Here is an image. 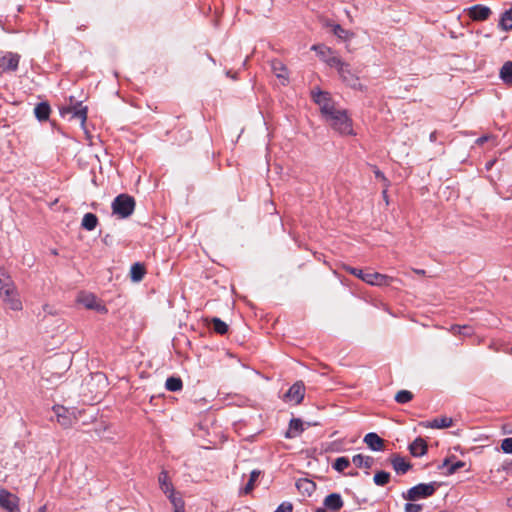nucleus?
<instances>
[{"instance_id":"f257e3e1","label":"nucleus","mask_w":512,"mask_h":512,"mask_svg":"<svg viewBox=\"0 0 512 512\" xmlns=\"http://www.w3.org/2000/svg\"><path fill=\"white\" fill-rule=\"evenodd\" d=\"M324 120L335 132L340 135H355L353 129V121L345 109H336L329 116H326Z\"/></svg>"},{"instance_id":"f03ea898","label":"nucleus","mask_w":512,"mask_h":512,"mask_svg":"<svg viewBox=\"0 0 512 512\" xmlns=\"http://www.w3.org/2000/svg\"><path fill=\"white\" fill-rule=\"evenodd\" d=\"M343 268L349 274L356 276L357 278L372 286H390L394 281H396L395 278L378 272H365L361 269L347 265H345Z\"/></svg>"},{"instance_id":"7ed1b4c3","label":"nucleus","mask_w":512,"mask_h":512,"mask_svg":"<svg viewBox=\"0 0 512 512\" xmlns=\"http://www.w3.org/2000/svg\"><path fill=\"white\" fill-rule=\"evenodd\" d=\"M440 486L441 483L436 481L430 483H420L403 492L402 497L408 501L426 499L432 496Z\"/></svg>"},{"instance_id":"20e7f679","label":"nucleus","mask_w":512,"mask_h":512,"mask_svg":"<svg viewBox=\"0 0 512 512\" xmlns=\"http://www.w3.org/2000/svg\"><path fill=\"white\" fill-rule=\"evenodd\" d=\"M313 101L319 106L322 118L325 119L339 107L336 106L329 92L320 89L311 91Z\"/></svg>"},{"instance_id":"39448f33","label":"nucleus","mask_w":512,"mask_h":512,"mask_svg":"<svg viewBox=\"0 0 512 512\" xmlns=\"http://www.w3.org/2000/svg\"><path fill=\"white\" fill-rule=\"evenodd\" d=\"M112 211L120 218H127L134 212L135 200L128 194L118 195L112 202Z\"/></svg>"},{"instance_id":"423d86ee","label":"nucleus","mask_w":512,"mask_h":512,"mask_svg":"<svg viewBox=\"0 0 512 512\" xmlns=\"http://www.w3.org/2000/svg\"><path fill=\"white\" fill-rule=\"evenodd\" d=\"M304 395L305 385L302 381H297L283 395V400L298 405L303 401Z\"/></svg>"},{"instance_id":"0eeeda50","label":"nucleus","mask_w":512,"mask_h":512,"mask_svg":"<svg viewBox=\"0 0 512 512\" xmlns=\"http://www.w3.org/2000/svg\"><path fill=\"white\" fill-rule=\"evenodd\" d=\"M60 114L62 117L71 114V117L80 120L81 125L83 126L87 120V107L83 106L82 103L66 105L60 108Z\"/></svg>"},{"instance_id":"6e6552de","label":"nucleus","mask_w":512,"mask_h":512,"mask_svg":"<svg viewBox=\"0 0 512 512\" xmlns=\"http://www.w3.org/2000/svg\"><path fill=\"white\" fill-rule=\"evenodd\" d=\"M0 507L8 512H20L19 498L6 489L0 490Z\"/></svg>"},{"instance_id":"1a4fd4ad","label":"nucleus","mask_w":512,"mask_h":512,"mask_svg":"<svg viewBox=\"0 0 512 512\" xmlns=\"http://www.w3.org/2000/svg\"><path fill=\"white\" fill-rule=\"evenodd\" d=\"M20 55L13 52L0 53V69L3 72H14L18 69Z\"/></svg>"},{"instance_id":"9d476101","label":"nucleus","mask_w":512,"mask_h":512,"mask_svg":"<svg viewBox=\"0 0 512 512\" xmlns=\"http://www.w3.org/2000/svg\"><path fill=\"white\" fill-rule=\"evenodd\" d=\"M53 411L55 413L57 422L63 428L71 427L73 423L76 421V417L74 416L73 412H71L64 406L56 405L53 407Z\"/></svg>"},{"instance_id":"9b49d317","label":"nucleus","mask_w":512,"mask_h":512,"mask_svg":"<svg viewBox=\"0 0 512 512\" xmlns=\"http://www.w3.org/2000/svg\"><path fill=\"white\" fill-rule=\"evenodd\" d=\"M339 75L342 80L351 88L359 90L363 89L362 84L359 82V78L352 72L348 63H346L343 68H341Z\"/></svg>"},{"instance_id":"f8f14e48","label":"nucleus","mask_w":512,"mask_h":512,"mask_svg":"<svg viewBox=\"0 0 512 512\" xmlns=\"http://www.w3.org/2000/svg\"><path fill=\"white\" fill-rule=\"evenodd\" d=\"M467 14L473 21H484L489 18L491 10L487 6L477 4L469 7Z\"/></svg>"},{"instance_id":"ddd939ff","label":"nucleus","mask_w":512,"mask_h":512,"mask_svg":"<svg viewBox=\"0 0 512 512\" xmlns=\"http://www.w3.org/2000/svg\"><path fill=\"white\" fill-rule=\"evenodd\" d=\"M323 504L327 510L337 512L343 507L344 502L339 493H331L325 497Z\"/></svg>"},{"instance_id":"4468645a","label":"nucleus","mask_w":512,"mask_h":512,"mask_svg":"<svg viewBox=\"0 0 512 512\" xmlns=\"http://www.w3.org/2000/svg\"><path fill=\"white\" fill-rule=\"evenodd\" d=\"M390 463L396 473L400 475L407 473L412 468V465L398 454L392 455Z\"/></svg>"},{"instance_id":"2eb2a0df","label":"nucleus","mask_w":512,"mask_h":512,"mask_svg":"<svg viewBox=\"0 0 512 512\" xmlns=\"http://www.w3.org/2000/svg\"><path fill=\"white\" fill-rule=\"evenodd\" d=\"M363 441L373 451H382L384 449V440L374 432L367 433Z\"/></svg>"},{"instance_id":"dca6fc26","label":"nucleus","mask_w":512,"mask_h":512,"mask_svg":"<svg viewBox=\"0 0 512 512\" xmlns=\"http://www.w3.org/2000/svg\"><path fill=\"white\" fill-rule=\"evenodd\" d=\"M324 26L331 28L332 33L341 40L346 41L353 36L352 32L344 29L340 24L332 23L330 20H326Z\"/></svg>"},{"instance_id":"f3484780","label":"nucleus","mask_w":512,"mask_h":512,"mask_svg":"<svg viewBox=\"0 0 512 512\" xmlns=\"http://www.w3.org/2000/svg\"><path fill=\"white\" fill-rule=\"evenodd\" d=\"M79 302L87 309L97 311H105V307L101 305L93 294H85L79 298Z\"/></svg>"},{"instance_id":"a211bd4d","label":"nucleus","mask_w":512,"mask_h":512,"mask_svg":"<svg viewBox=\"0 0 512 512\" xmlns=\"http://www.w3.org/2000/svg\"><path fill=\"white\" fill-rule=\"evenodd\" d=\"M304 430L305 428L303 421L299 418H292L289 422V429L285 433V437L289 439L295 438L299 436Z\"/></svg>"},{"instance_id":"6ab92c4d","label":"nucleus","mask_w":512,"mask_h":512,"mask_svg":"<svg viewBox=\"0 0 512 512\" xmlns=\"http://www.w3.org/2000/svg\"><path fill=\"white\" fill-rule=\"evenodd\" d=\"M428 449L426 441L421 438L417 437L410 445H409V451L414 457H421L424 454H426Z\"/></svg>"},{"instance_id":"aec40b11","label":"nucleus","mask_w":512,"mask_h":512,"mask_svg":"<svg viewBox=\"0 0 512 512\" xmlns=\"http://www.w3.org/2000/svg\"><path fill=\"white\" fill-rule=\"evenodd\" d=\"M296 488L303 495L311 496L316 490V484L307 478H300L296 482Z\"/></svg>"},{"instance_id":"412c9836","label":"nucleus","mask_w":512,"mask_h":512,"mask_svg":"<svg viewBox=\"0 0 512 512\" xmlns=\"http://www.w3.org/2000/svg\"><path fill=\"white\" fill-rule=\"evenodd\" d=\"M16 287L14 283L10 280V278H0V297L2 300L10 297L12 294L16 292Z\"/></svg>"},{"instance_id":"4be33fe9","label":"nucleus","mask_w":512,"mask_h":512,"mask_svg":"<svg viewBox=\"0 0 512 512\" xmlns=\"http://www.w3.org/2000/svg\"><path fill=\"white\" fill-rule=\"evenodd\" d=\"M158 482H159L160 489L167 496L169 494L175 492L173 484L171 483V481L169 479L167 471L163 470V471L160 472L159 477H158Z\"/></svg>"},{"instance_id":"5701e85b","label":"nucleus","mask_w":512,"mask_h":512,"mask_svg":"<svg viewBox=\"0 0 512 512\" xmlns=\"http://www.w3.org/2000/svg\"><path fill=\"white\" fill-rule=\"evenodd\" d=\"M51 112L50 105L47 102H40L34 108L35 117L40 121H46L49 119Z\"/></svg>"},{"instance_id":"b1692460","label":"nucleus","mask_w":512,"mask_h":512,"mask_svg":"<svg viewBox=\"0 0 512 512\" xmlns=\"http://www.w3.org/2000/svg\"><path fill=\"white\" fill-rule=\"evenodd\" d=\"M466 463L463 462V461H455V462H451L450 458H446L444 459L443 463L441 465H439V469H442V468H446L447 471H446V474L447 475H452L454 473H456L458 470H460L461 468L465 467Z\"/></svg>"},{"instance_id":"393cba45","label":"nucleus","mask_w":512,"mask_h":512,"mask_svg":"<svg viewBox=\"0 0 512 512\" xmlns=\"http://www.w3.org/2000/svg\"><path fill=\"white\" fill-rule=\"evenodd\" d=\"M353 464L358 468L369 469L374 464V458L371 456H365L362 454H356L352 457Z\"/></svg>"},{"instance_id":"a878e982","label":"nucleus","mask_w":512,"mask_h":512,"mask_svg":"<svg viewBox=\"0 0 512 512\" xmlns=\"http://www.w3.org/2000/svg\"><path fill=\"white\" fill-rule=\"evenodd\" d=\"M453 424V420L450 417H439L435 418L432 421L428 422L426 427L433 428V429H443L451 427Z\"/></svg>"},{"instance_id":"bb28decb","label":"nucleus","mask_w":512,"mask_h":512,"mask_svg":"<svg viewBox=\"0 0 512 512\" xmlns=\"http://www.w3.org/2000/svg\"><path fill=\"white\" fill-rule=\"evenodd\" d=\"M146 274L145 266L139 262L134 263L130 269V277L134 282H139Z\"/></svg>"},{"instance_id":"cd10ccee","label":"nucleus","mask_w":512,"mask_h":512,"mask_svg":"<svg viewBox=\"0 0 512 512\" xmlns=\"http://www.w3.org/2000/svg\"><path fill=\"white\" fill-rule=\"evenodd\" d=\"M98 224V218L93 213H86L81 222V226L87 231H92L96 228Z\"/></svg>"},{"instance_id":"c85d7f7f","label":"nucleus","mask_w":512,"mask_h":512,"mask_svg":"<svg viewBox=\"0 0 512 512\" xmlns=\"http://www.w3.org/2000/svg\"><path fill=\"white\" fill-rule=\"evenodd\" d=\"M3 302L8 306L9 309L13 311L22 310V302L19 298L18 292L16 291L10 297H7L3 300Z\"/></svg>"},{"instance_id":"c756f323","label":"nucleus","mask_w":512,"mask_h":512,"mask_svg":"<svg viewBox=\"0 0 512 512\" xmlns=\"http://www.w3.org/2000/svg\"><path fill=\"white\" fill-rule=\"evenodd\" d=\"M500 78L506 84H512V62L507 61L500 69Z\"/></svg>"},{"instance_id":"7c9ffc66","label":"nucleus","mask_w":512,"mask_h":512,"mask_svg":"<svg viewBox=\"0 0 512 512\" xmlns=\"http://www.w3.org/2000/svg\"><path fill=\"white\" fill-rule=\"evenodd\" d=\"M211 328L217 334L224 335L228 332V325L218 317L211 319Z\"/></svg>"},{"instance_id":"2f4dec72","label":"nucleus","mask_w":512,"mask_h":512,"mask_svg":"<svg viewBox=\"0 0 512 512\" xmlns=\"http://www.w3.org/2000/svg\"><path fill=\"white\" fill-rule=\"evenodd\" d=\"M165 387L168 391L177 392L182 389L183 383H182L181 378L171 376V377L167 378Z\"/></svg>"},{"instance_id":"473e14b6","label":"nucleus","mask_w":512,"mask_h":512,"mask_svg":"<svg viewBox=\"0 0 512 512\" xmlns=\"http://www.w3.org/2000/svg\"><path fill=\"white\" fill-rule=\"evenodd\" d=\"M390 478H391V475L389 472L380 470L374 474L373 482L377 486H385L389 483Z\"/></svg>"},{"instance_id":"72a5a7b5","label":"nucleus","mask_w":512,"mask_h":512,"mask_svg":"<svg viewBox=\"0 0 512 512\" xmlns=\"http://www.w3.org/2000/svg\"><path fill=\"white\" fill-rule=\"evenodd\" d=\"M260 473L261 472L259 470L251 471L249 480L247 481L245 486L242 488V493L249 494L254 489L255 482L257 481Z\"/></svg>"},{"instance_id":"f704fd0d","label":"nucleus","mask_w":512,"mask_h":512,"mask_svg":"<svg viewBox=\"0 0 512 512\" xmlns=\"http://www.w3.org/2000/svg\"><path fill=\"white\" fill-rule=\"evenodd\" d=\"M272 70L279 79L286 80L288 77L287 69L280 61L272 62Z\"/></svg>"},{"instance_id":"c9c22d12","label":"nucleus","mask_w":512,"mask_h":512,"mask_svg":"<svg viewBox=\"0 0 512 512\" xmlns=\"http://www.w3.org/2000/svg\"><path fill=\"white\" fill-rule=\"evenodd\" d=\"M499 26L505 31L512 29V9L506 10L502 14Z\"/></svg>"},{"instance_id":"e433bc0d","label":"nucleus","mask_w":512,"mask_h":512,"mask_svg":"<svg viewBox=\"0 0 512 512\" xmlns=\"http://www.w3.org/2000/svg\"><path fill=\"white\" fill-rule=\"evenodd\" d=\"M350 466V460L348 457H338L332 464V468L339 473H343L346 468Z\"/></svg>"},{"instance_id":"4c0bfd02","label":"nucleus","mask_w":512,"mask_h":512,"mask_svg":"<svg viewBox=\"0 0 512 512\" xmlns=\"http://www.w3.org/2000/svg\"><path fill=\"white\" fill-rule=\"evenodd\" d=\"M174 507V512H183L184 511V501L182 497L177 496L175 492L169 494L167 496Z\"/></svg>"},{"instance_id":"58836bf2","label":"nucleus","mask_w":512,"mask_h":512,"mask_svg":"<svg viewBox=\"0 0 512 512\" xmlns=\"http://www.w3.org/2000/svg\"><path fill=\"white\" fill-rule=\"evenodd\" d=\"M311 50L315 51L316 54L323 61H324V58H328L331 54H333L332 50L323 44H315L311 47Z\"/></svg>"},{"instance_id":"ea45409f","label":"nucleus","mask_w":512,"mask_h":512,"mask_svg":"<svg viewBox=\"0 0 512 512\" xmlns=\"http://www.w3.org/2000/svg\"><path fill=\"white\" fill-rule=\"evenodd\" d=\"M450 331L455 335L470 336L473 334V328L469 325H452Z\"/></svg>"},{"instance_id":"a19ab883","label":"nucleus","mask_w":512,"mask_h":512,"mask_svg":"<svg viewBox=\"0 0 512 512\" xmlns=\"http://www.w3.org/2000/svg\"><path fill=\"white\" fill-rule=\"evenodd\" d=\"M413 399V393L408 390H400L395 395V401L399 404H406Z\"/></svg>"},{"instance_id":"79ce46f5","label":"nucleus","mask_w":512,"mask_h":512,"mask_svg":"<svg viewBox=\"0 0 512 512\" xmlns=\"http://www.w3.org/2000/svg\"><path fill=\"white\" fill-rule=\"evenodd\" d=\"M324 62H326L330 67H334L338 70V73L341 71V68L345 66V62H343L339 57L331 54L328 58H324Z\"/></svg>"},{"instance_id":"37998d69","label":"nucleus","mask_w":512,"mask_h":512,"mask_svg":"<svg viewBox=\"0 0 512 512\" xmlns=\"http://www.w3.org/2000/svg\"><path fill=\"white\" fill-rule=\"evenodd\" d=\"M423 509L422 504H416V503H406L404 506L405 512H421Z\"/></svg>"},{"instance_id":"c03bdc74","label":"nucleus","mask_w":512,"mask_h":512,"mask_svg":"<svg viewBox=\"0 0 512 512\" xmlns=\"http://www.w3.org/2000/svg\"><path fill=\"white\" fill-rule=\"evenodd\" d=\"M501 448L505 453L511 454L512 453V437L505 438L502 440Z\"/></svg>"},{"instance_id":"a18cd8bd","label":"nucleus","mask_w":512,"mask_h":512,"mask_svg":"<svg viewBox=\"0 0 512 512\" xmlns=\"http://www.w3.org/2000/svg\"><path fill=\"white\" fill-rule=\"evenodd\" d=\"M293 505L290 502H282L274 512H292Z\"/></svg>"},{"instance_id":"49530a36","label":"nucleus","mask_w":512,"mask_h":512,"mask_svg":"<svg viewBox=\"0 0 512 512\" xmlns=\"http://www.w3.org/2000/svg\"><path fill=\"white\" fill-rule=\"evenodd\" d=\"M492 138V136L490 135H484V136H481L479 137L477 140H476V144L478 145H482L484 144L485 142H487L488 140H490Z\"/></svg>"},{"instance_id":"de8ad7c7","label":"nucleus","mask_w":512,"mask_h":512,"mask_svg":"<svg viewBox=\"0 0 512 512\" xmlns=\"http://www.w3.org/2000/svg\"><path fill=\"white\" fill-rule=\"evenodd\" d=\"M374 174H375V177H376V178H378V179H381V180H384V181H386V180H387V179H386V177H385V175H384V173H383V172H381L379 169H376V170L374 171Z\"/></svg>"},{"instance_id":"09e8293b","label":"nucleus","mask_w":512,"mask_h":512,"mask_svg":"<svg viewBox=\"0 0 512 512\" xmlns=\"http://www.w3.org/2000/svg\"><path fill=\"white\" fill-rule=\"evenodd\" d=\"M76 103H82V102L81 101H77L75 99V97L70 96L69 99H68V104L67 105H76Z\"/></svg>"},{"instance_id":"8fccbe9b","label":"nucleus","mask_w":512,"mask_h":512,"mask_svg":"<svg viewBox=\"0 0 512 512\" xmlns=\"http://www.w3.org/2000/svg\"><path fill=\"white\" fill-rule=\"evenodd\" d=\"M429 140L431 142H435L437 140V132L436 131H433L430 133Z\"/></svg>"},{"instance_id":"3c124183","label":"nucleus","mask_w":512,"mask_h":512,"mask_svg":"<svg viewBox=\"0 0 512 512\" xmlns=\"http://www.w3.org/2000/svg\"><path fill=\"white\" fill-rule=\"evenodd\" d=\"M503 470H506V471L512 470V461L503 465Z\"/></svg>"},{"instance_id":"603ef678","label":"nucleus","mask_w":512,"mask_h":512,"mask_svg":"<svg viewBox=\"0 0 512 512\" xmlns=\"http://www.w3.org/2000/svg\"><path fill=\"white\" fill-rule=\"evenodd\" d=\"M506 504H507V506H508L509 508H511V509H512V496H511V497H509V498H507V500H506Z\"/></svg>"},{"instance_id":"864d4df0","label":"nucleus","mask_w":512,"mask_h":512,"mask_svg":"<svg viewBox=\"0 0 512 512\" xmlns=\"http://www.w3.org/2000/svg\"><path fill=\"white\" fill-rule=\"evenodd\" d=\"M47 511V508H46V505H43L41 506L37 512H46Z\"/></svg>"},{"instance_id":"5fc2aeb1","label":"nucleus","mask_w":512,"mask_h":512,"mask_svg":"<svg viewBox=\"0 0 512 512\" xmlns=\"http://www.w3.org/2000/svg\"><path fill=\"white\" fill-rule=\"evenodd\" d=\"M417 274L419 275H424L425 274V271L424 270H416L415 271Z\"/></svg>"},{"instance_id":"6e6d98bb","label":"nucleus","mask_w":512,"mask_h":512,"mask_svg":"<svg viewBox=\"0 0 512 512\" xmlns=\"http://www.w3.org/2000/svg\"><path fill=\"white\" fill-rule=\"evenodd\" d=\"M316 512H327L326 508H318Z\"/></svg>"},{"instance_id":"4d7b16f0","label":"nucleus","mask_w":512,"mask_h":512,"mask_svg":"<svg viewBox=\"0 0 512 512\" xmlns=\"http://www.w3.org/2000/svg\"><path fill=\"white\" fill-rule=\"evenodd\" d=\"M349 476H357L358 475V472L355 471V472H349L348 473Z\"/></svg>"},{"instance_id":"13d9d810","label":"nucleus","mask_w":512,"mask_h":512,"mask_svg":"<svg viewBox=\"0 0 512 512\" xmlns=\"http://www.w3.org/2000/svg\"><path fill=\"white\" fill-rule=\"evenodd\" d=\"M492 165H493V162H489V163H487V165H486V166H487V169H489Z\"/></svg>"},{"instance_id":"bf43d9fd","label":"nucleus","mask_w":512,"mask_h":512,"mask_svg":"<svg viewBox=\"0 0 512 512\" xmlns=\"http://www.w3.org/2000/svg\"><path fill=\"white\" fill-rule=\"evenodd\" d=\"M227 75L232 76V78H235V75H232V73H230V71L227 72Z\"/></svg>"},{"instance_id":"052dcab7","label":"nucleus","mask_w":512,"mask_h":512,"mask_svg":"<svg viewBox=\"0 0 512 512\" xmlns=\"http://www.w3.org/2000/svg\"><path fill=\"white\" fill-rule=\"evenodd\" d=\"M227 75L232 76V78H235V75H232V73H230V71L227 72Z\"/></svg>"},{"instance_id":"680f3d73","label":"nucleus","mask_w":512,"mask_h":512,"mask_svg":"<svg viewBox=\"0 0 512 512\" xmlns=\"http://www.w3.org/2000/svg\"><path fill=\"white\" fill-rule=\"evenodd\" d=\"M227 75L232 76V78H235V75H232V73H230V71L227 72Z\"/></svg>"},{"instance_id":"e2e57ef3","label":"nucleus","mask_w":512,"mask_h":512,"mask_svg":"<svg viewBox=\"0 0 512 512\" xmlns=\"http://www.w3.org/2000/svg\"><path fill=\"white\" fill-rule=\"evenodd\" d=\"M511 354H512V347H511Z\"/></svg>"},{"instance_id":"0e129e2a","label":"nucleus","mask_w":512,"mask_h":512,"mask_svg":"<svg viewBox=\"0 0 512 512\" xmlns=\"http://www.w3.org/2000/svg\"><path fill=\"white\" fill-rule=\"evenodd\" d=\"M439 512H446V511H439Z\"/></svg>"}]
</instances>
